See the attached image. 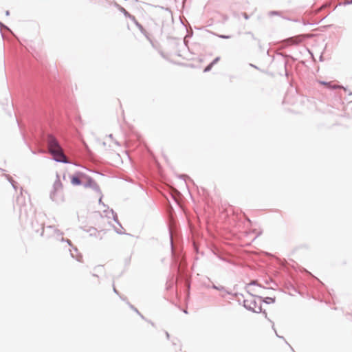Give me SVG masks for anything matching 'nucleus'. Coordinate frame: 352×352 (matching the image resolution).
Wrapping results in <instances>:
<instances>
[{
  "label": "nucleus",
  "instance_id": "obj_36",
  "mask_svg": "<svg viewBox=\"0 0 352 352\" xmlns=\"http://www.w3.org/2000/svg\"><path fill=\"white\" fill-rule=\"evenodd\" d=\"M73 250L76 252H78V249L76 248H73Z\"/></svg>",
  "mask_w": 352,
  "mask_h": 352
},
{
  "label": "nucleus",
  "instance_id": "obj_43",
  "mask_svg": "<svg viewBox=\"0 0 352 352\" xmlns=\"http://www.w3.org/2000/svg\"><path fill=\"white\" fill-rule=\"evenodd\" d=\"M149 322L151 324V325H153V326L154 325V324L152 322Z\"/></svg>",
  "mask_w": 352,
  "mask_h": 352
},
{
  "label": "nucleus",
  "instance_id": "obj_29",
  "mask_svg": "<svg viewBox=\"0 0 352 352\" xmlns=\"http://www.w3.org/2000/svg\"><path fill=\"white\" fill-rule=\"evenodd\" d=\"M250 67H254V68H256V69H258L256 65H253V64H252V63H250Z\"/></svg>",
  "mask_w": 352,
  "mask_h": 352
},
{
  "label": "nucleus",
  "instance_id": "obj_11",
  "mask_svg": "<svg viewBox=\"0 0 352 352\" xmlns=\"http://www.w3.org/2000/svg\"><path fill=\"white\" fill-rule=\"evenodd\" d=\"M6 177L9 181V182L11 184L12 188L14 190H16V182L12 179V177L10 175H6Z\"/></svg>",
  "mask_w": 352,
  "mask_h": 352
},
{
  "label": "nucleus",
  "instance_id": "obj_16",
  "mask_svg": "<svg viewBox=\"0 0 352 352\" xmlns=\"http://www.w3.org/2000/svg\"><path fill=\"white\" fill-rule=\"evenodd\" d=\"M135 21V24H136L137 27L139 28V30H140L142 32H143V31H144V28H143V27H142V26L139 23H138V22L136 21V20H135V21Z\"/></svg>",
  "mask_w": 352,
  "mask_h": 352
},
{
  "label": "nucleus",
  "instance_id": "obj_19",
  "mask_svg": "<svg viewBox=\"0 0 352 352\" xmlns=\"http://www.w3.org/2000/svg\"><path fill=\"white\" fill-rule=\"evenodd\" d=\"M250 285H257V286H258V287H261V286L260 285L257 284V283H256V280H252L251 283H250L248 285V286H247V287H249V286H250Z\"/></svg>",
  "mask_w": 352,
  "mask_h": 352
},
{
  "label": "nucleus",
  "instance_id": "obj_34",
  "mask_svg": "<svg viewBox=\"0 0 352 352\" xmlns=\"http://www.w3.org/2000/svg\"><path fill=\"white\" fill-rule=\"evenodd\" d=\"M263 314L265 315V317L267 318V313L265 311H263Z\"/></svg>",
  "mask_w": 352,
  "mask_h": 352
},
{
  "label": "nucleus",
  "instance_id": "obj_12",
  "mask_svg": "<svg viewBox=\"0 0 352 352\" xmlns=\"http://www.w3.org/2000/svg\"><path fill=\"white\" fill-rule=\"evenodd\" d=\"M263 302H264L266 304L274 303L275 302V298L266 297L263 299Z\"/></svg>",
  "mask_w": 352,
  "mask_h": 352
},
{
  "label": "nucleus",
  "instance_id": "obj_3",
  "mask_svg": "<svg viewBox=\"0 0 352 352\" xmlns=\"http://www.w3.org/2000/svg\"><path fill=\"white\" fill-rule=\"evenodd\" d=\"M251 298L250 299H245L243 300V307L254 313H261L262 312L261 305H257L256 301L254 299L255 297L254 295L250 294Z\"/></svg>",
  "mask_w": 352,
  "mask_h": 352
},
{
  "label": "nucleus",
  "instance_id": "obj_14",
  "mask_svg": "<svg viewBox=\"0 0 352 352\" xmlns=\"http://www.w3.org/2000/svg\"><path fill=\"white\" fill-rule=\"evenodd\" d=\"M58 240L61 242H66L69 246H72L71 241L69 239H65L62 236L59 237V239Z\"/></svg>",
  "mask_w": 352,
  "mask_h": 352
},
{
  "label": "nucleus",
  "instance_id": "obj_41",
  "mask_svg": "<svg viewBox=\"0 0 352 352\" xmlns=\"http://www.w3.org/2000/svg\"><path fill=\"white\" fill-rule=\"evenodd\" d=\"M322 56H320V60H322Z\"/></svg>",
  "mask_w": 352,
  "mask_h": 352
},
{
  "label": "nucleus",
  "instance_id": "obj_1",
  "mask_svg": "<svg viewBox=\"0 0 352 352\" xmlns=\"http://www.w3.org/2000/svg\"><path fill=\"white\" fill-rule=\"evenodd\" d=\"M47 143L49 153L53 156V160L59 163L70 164L63 149L58 142L57 139L52 135L49 134L47 137Z\"/></svg>",
  "mask_w": 352,
  "mask_h": 352
},
{
  "label": "nucleus",
  "instance_id": "obj_31",
  "mask_svg": "<svg viewBox=\"0 0 352 352\" xmlns=\"http://www.w3.org/2000/svg\"><path fill=\"white\" fill-rule=\"evenodd\" d=\"M236 296H241V297H243V294H236Z\"/></svg>",
  "mask_w": 352,
  "mask_h": 352
},
{
  "label": "nucleus",
  "instance_id": "obj_28",
  "mask_svg": "<svg viewBox=\"0 0 352 352\" xmlns=\"http://www.w3.org/2000/svg\"><path fill=\"white\" fill-rule=\"evenodd\" d=\"M170 246H171V248L173 249V239H172V236H170Z\"/></svg>",
  "mask_w": 352,
  "mask_h": 352
},
{
  "label": "nucleus",
  "instance_id": "obj_24",
  "mask_svg": "<svg viewBox=\"0 0 352 352\" xmlns=\"http://www.w3.org/2000/svg\"><path fill=\"white\" fill-rule=\"evenodd\" d=\"M70 252H71V256L72 258H76L77 261H80V259L77 257H76V256L72 252V250H69Z\"/></svg>",
  "mask_w": 352,
  "mask_h": 352
},
{
  "label": "nucleus",
  "instance_id": "obj_15",
  "mask_svg": "<svg viewBox=\"0 0 352 352\" xmlns=\"http://www.w3.org/2000/svg\"><path fill=\"white\" fill-rule=\"evenodd\" d=\"M212 67H213V65L211 63H210L207 67H205V69H204V72H208L210 71Z\"/></svg>",
  "mask_w": 352,
  "mask_h": 352
},
{
  "label": "nucleus",
  "instance_id": "obj_8",
  "mask_svg": "<svg viewBox=\"0 0 352 352\" xmlns=\"http://www.w3.org/2000/svg\"><path fill=\"white\" fill-rule=\"evenodd\" d=\"M120 10L126 17H129L132 21H135V16L131 15L124 8L120 7Z\"/></svg>",
  "mask_w": 352,
  "mask_h": 352
},
{
  "label": "nucleus",
  "instance_id": "obj_10",
  "mask_svg": "<svg viewBox=\"0 0 352 352\" xmlns=\"http://www.w3.org/2000/svg\"><path fill=\"white\" fill-rule=\"evenodd\" d=\"M318 82L320 84H321V85L329 86V88H331V89H338V88L340 87V86H338V85L331 86L330 85V82H326V81H323V80H319Z\"/></svg>",
  "mask_w": 352,
  "mask_h": 352
},
{
  "label": "nucleus",
  "instance_id": "obj_22",
  "mask_svg": "<svg viewBox=\"0 0 352 352\" xmlns=\"http://www.w3.org/2000/svg\"><path fill=\"white\" fill-rule=\"evenodd\" d=\"M278 14V12L277 11H271L269 14L270 16H272V15H277Z\"/></svg>",
  "mask_w": 352,
  "mask_h": 352
},
{
  "label": "nucleus",
  "instance_id": "obj_18",
  "mask_svg": "<svg viewBox=\"0 0 352 352\" xmlns=\"http://www.w3.org/2000/svg\"><path fill=\"white\" fill-rule=\"evenodd\" d=\"M218 36L219 38H223V39H228V38H231V36L230 35H223V34L218 35Z\"/></svg>",
  "mask_w": 352,
  "mask_h": 352
},
{
  "label": "nucleus",
  "instance_id": "obj_2",
  "mask_svg": "<svg viewBox=\"0 0 352 352\" xmlns=\"http://www.w3.org/2000/svg\"><path fill=\"white\" fill-rule=\"evenodd\" d=\"M41 236L45 235L47 237H55L57 240L63 235V232L56 228L54 226H47L42 228Z\"/></svg>",
  "mask_w": 352,
  "mask_h": 352
},
{
  "label": "nucleus",
  "instance_id": "obj_27",
  "mask_svg": "<svg viewBox=\"0 0 352 352\" xmlns=\"http://www.w3.org/2000/svg\"><path fill=\"white\" fill-rule=\"evenodd\" d=\"M0 27H3L5 28L7 30H9L7 26H6L5 25H3L1 21H0Z\"/></svg>",
  "mask_w": 352,
  "mask_h": 352
},
{
  "label": "nucleus",
  "instance_id": "obj_42",
  "mask_svg": "<svg viewBox=\"0 0 352 352\" xmlns=\"http://www.w3.org/2000/svg\"><path fill=\"white\" fill-rule=\"evenodd\" d=\"M186 175H182L181 177H186Z\"/></svg>",
  "mask_w": 352,
  "mask_h": 352
},
{
  "label": "nucleus",
  "instance_id": "obj_38",
  "mask_svg": "<svg viewBox=\"0 0 352 352\" xmlns=\"http://www.w3.org/2000/svg\"><path fill=\"white\" fill-rule=\"evenodd\" d=\"M109 138H113V135L112 134L109 135Z\"/></svg>",
  "mask_w": 352,
  "mask_h": 352
},
{
  "label": "nucleus",
  "instance_id": "obj_6",
  "mask_svg": "<svg viewBox=\"0 0 352 352\" xmlns=\"http://www.w3.org/2000/svg\"><path fill=\"white\" fill-rule=\"evenodd\" d=\"M87 181L83 184L85 188H93L94 184H96V182L90 177H87Z\"/></svg>",
  "mask_w": 352,
  "mask_h": 352
},
{
  "label": "nucleus",
  "instance_id": "obj_13",
  "mask_svg": "<svg viewBox=\"0 0 352 352\" xmlns=\"http://www.w3.org/2000/svg\"><path fill=\"white\" fill-rule=\"evenodd\" d=\"M95 192H96L99 195H102V192L100 189L99 186L96 183V184H94V187L91 188Z\"/></svg>",
  "mask_w": 352,
  "mask_h": 352
},
{
  "label": "nucleus",
  "instance_id": "obj_35",
  "mask_svg": "<svg viewBox=\"0 0 352 352\" xmlns=\"http://www.w3.org/2000/svg\"><path fill=\"white\" fill-rule=\"evenodd\" d=\"M113 292L116 293V294H118V292L116 290V289L115 287H113Z\"/></svg>",
  "mask_w": 352,
  "mask_h": 352
},
{
  "label": "nucleus",
  "instance_id": "obj_33",
  "mask_svg": "<svg viewBox=\"0 0 352 352\" xmlns=\"http://www.w3.org/2000/svg\"><path fill=\"white\" fill-rule=\"evenodd\" d=\"M100 199H99V203L100 204V203H101V201H102V195H100Z\"/></svg>",
  "mask_w": 352,
  "mask_h": 352
},
{
  "label": "nucleus",
  "instance_id": "obj_23",
  "mask_svg": "<svg viewBox=\"0 0 352 352\" xmlns=\"http://www.w3.org/2000/svg\"><path fill=\"white\" fill-rule=\"evenodd\" d=\"M116 233H118V234H124L125 233L122 232L121 230H117L116 229Z\"/></svg>",
  "mask_w": 352,
  "mask_h": 352
},
{
  "label": "nucleus",
  "instance_id": "obj_30",
  "mask_svg": "<svg viewBox=\"0 0 352 352\" xmlns=\"http://www.w3.org/2000/svg\"><path fill=\"white\" fill-rule=\"evenodd\" d=\"M165 333H166V338H167L168 339H169V337H170L169 333H168L167 331H166V332H165Z\"/></svg>",
  "mask_w": 352,
  "mask_h": 352
},
{
  "label": "nucleus",
  "instance_id": "obj_26",
  "mask_svg": "<svg viewBox=\"0 0 352 352\" xmlns=\"http://www.w3.org/2000/svg\"><path fill=\"white\" fill-rule=\"evenodd\" d=\"M243 16L246 20H248L249 19V16L246 13H243Z\"/></svg>",
  "mask_w": 352,
  "mask_h": 352
},
{
  "label": "nucleus",
  "instance_id": "obj_7",
  "mask_svg": "<svg viewBox=\"0 0 352 352\" xmlns=\"http://www.w3.org/2000/svg\"><path fill=\"white\" fill-rule=\"evenodd\" d=\"M71 183L74 186H79L82 184L80 179L78 176H72Z\"/></svg>",
  "mask_w": 352,
  "mask_h": 352
},
{
  "label": "nucleus",
  "instance_id": "obj_9",
  "mask_svg": "<svg viewBox=\"0 0 352 352\" xmlns=\"http://www.w3.org/2000/svg\"><path fill=\"white\" fill-rule=\"evenodd\" d=\"M110 212L112 215V218L113 219V221L118 224L119 225V226L122 229V225L120 224V223L119 222L118 219V217H117V214L113 210H110Z\"/></svg>",
  "mask_w": 352,
  "mask_h": 352
},
{
  "label": "nucleus",
  "instance_id": "obj_21",
  "mask_svg": "<svg viewBox=\"0 0 352 352\" xmlns=\"http://www.w3.org/2000/svg\"><path fill=\"white\" fill-rule=\"evenodd\" d=\"M212 288L217 289V290H223V287H218V286H216L215 285H212Z\"/></svg>",
  "mask_w": 352,
  "mask_h": 352
},
{
  "label": "nucleus",
  "instance_id": "obj_25",
  "mask_svg": "<svg viewBox=\"0 0 352 352\" xmlns=\"http://www.w3.org/2000/svg\"><path fill=\"white\" fill-rule=\"evenodd\" d=\"M343 4H344V6H346V5H350V4H352V0L345 1V2H344V3H343Z\"/></svg>",
  "mask_w": 352,
  "mask_h": 352
},
{
  "label": "nucleus",
  "instance_id": "obj_32",
  "mask_svg": "<svg viewBox=\"0 0 352 352\" xmlns=\"http://www.w3.org/2000/svg\"><path fill=\"white\" fill-rule=\"evenodd\" d=\"M9 14H10V12H9L8 10H7V11L6 12V16H8Z\"/></svg>",
  "mask_w": 352,
  "mask_h": 352
},
{
  "label": "nucleus",
  "instance_id": "obj_20",
  "mask_svg": "<svg viewBox=\"0 0 352 352\" xmlns=\"http://www.w3.org/2000/svg\"><path fill=\"white\" fill-rule=\"evenodd\" d=\"M220 60V57H216L210 63L214 65Z\"/></svg>",
  "mask_w": 352,
  "mask_h": 352
},
{
  "label": "nucleus",
  "instance_id": "obj_17",
  "mask_svg": "<svg viewBox=\"0 0 352 352\" xmlns=\"http://www.w3.org/2000/svg\"><path fill=\"white\" fill-rule=\"evenodd\" d=\"M129 307L130 308L133 310L135 312H136L138 315H140V313L139 312V311L134 307L131 304H129Z\"/></svg>",
  "mask_w": 352,
  "mask_h": 352
},
{
  "label": "nucleus",
  "instance_id": "obj_4",
  "mask_svg": "<svg viewBox=\"0 0 352 352\" xmlns=\"http://www.w3.org/2000/svg\"><path fill=\"white\" fill-rule=\"evenodd\" d=\"M62 192L63 191H61V190H55V188H54L52 187V189L50 191V199L53 201H56V202L63 201Z\"/></svg>",
  "mask_w": 352,
  "mask_h": 352
},
{
  "label": "nucleus",
  "instance_id": "obj_37",
  "mask_svg": "<svg viewBox=\"0 0 352 352\" xmlns=\"http://www.w3.org/2000/svg\"><path fill=\"white\" fill-rule=\"evenodd\" d=\"M139 316L141 317V318H142V319H144V320L145 319V318H144V317L141 314H140V315H139Z\"/></svg>",
  "mask_w": 352,
  "mask_h": 352
},
{
  "label": "nucleus",
  "instance_id": "obj_40",
  "mask_svg": "<svg viewBox=\"0 0 352 352\" xmlns=\"http://www.w3.org/2000/svg\"><path fill=\"white\" fill-rule=\"evenodd\" d=\"M102 145L103 146H105L106 145V143L104 142H102Z\"/></svg>",
  "mask_w": 352,
  "mask_h": 352
},
{
  "label": "nucleus",
  "instance_id": "obj_39",
  "mask_svg": "<svg viewBox=\"0 0 352 352\" xmlns=\"http://www.w3.org/2000/svg\"><path fill=\"white\" fill-rule=\"evenodd\" d=\"M115 144H117V145H120L118 142H117V141H115Z\"/></svg>",
  "mask_w": 352,
  "mask_h": 352
},
{
  "label": "nucleus",
  "instance_id": "obj_5",
  "mask_svg": "<svg viewBox=\"0 0 352 352\" xmlns=\"http://www.w3.org/2000/svg\"><path fill=\"white\" fill-rule=\"evenodd\" d=\"M55 190H58L63 191V184L60 179V176L58 174H56V179L54 182L53 186Z\"/></svg>",
  "mask_w": 352,
  "mask_h": 352
}]
</instances>
